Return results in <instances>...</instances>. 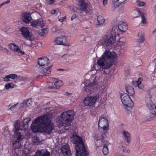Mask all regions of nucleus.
I'll use <instances>...</instances> for the list:
<instances>
[{"mask_svg": "<svg viewBox=\"0 0 156 156\" xmlns=\"http://www.w3.org/2000/svg\"><path fill=\"white\" fill-rule=\"evenodd\" d=\"M51 118L49 115H44L34 120L32 123L31 128L33 132H45L51 133L54 129V126L51 122Z\"/></svg>", "mask_w": 156, "mask_h": 156, "instance_id": "nucleus-1", "label": "nucleus"}, {"mask_svg": "<svg viewBox=\"0 0 156 156\" xmlns=\"http://www.w3.org/2000/svg\"><path fill=\"white\" fill-rule=\"evenodd\" d=\"M116 58L117 54L115 52L106 50L97 62L100 68L103 69H108L115 63Z\"/></svg>", "mask_w": 156, "mask_h": 156, "instance_id": "nucleus-2", "label": "nucleus"}, {"mask_svg": "<svg viewBox=\"0 0 156 156\" xmlns=\"http://www.w3.org/2000/svg\"><path fill=\"white\" fill-rule=\"evenodd\" d=\"M75 113L73 109L68 110L62 112L57 119V122L58 123L59 127L64 126V129L69 130L72 121L74 119Z\"/></svg>", "mask_w": 156, "mask_h": 156, "instance_id": "nucleus-3", "label": "nucleus"}, {"mask_svg": "<svg viewBox=\"0 0 156 156\" xmlns=\"http://www.w3.org/2000/svg\"><path fill=\"white\" fill-rule=\"evenodd\" d=\"M71 140L75 144L76 156H88L82 138L81 137L73 133Z\"/></svg>", "mask_w": 156, "mask_h": 156, "instance_id": "nucleus-4", "label": "nucleus"}, {"mask_svg": "<svg viewBox=\"0 0 156 156\" xmlns=\"http://www.w3.org/2000/svg\"><path fill=\"white\" fill-rule=\"evenodd\" d=\"M117 29L113 27L110 34L105 35L99 41L100 44L108 47L114 43L116 41V34Z\"/></svg>", "mask_w": 156, "mask_h": 156, "instance_id": "nucleus-5", "label": "nucleus"}, {"mask_svg": "<svg viewBox=\"0 0 156 156\" xmlns=\"http://www.w3.org/2000/svg\"><path fill=\"white\" fill-rule=\"evenodd\" d=\"M97 84V82L95 80V78H94L92 82H90V80H87L86 82L82 84L81 86H83V87L84 86L83 90H84L87 94H90L93 90L96 89Z\"/></svg>", "mask_w": 156, "mask_h": 156, "instance_id": "nucleus-6", "label": "nucleus"}, {"mask_svg": "<svg viewBox=\"0 0 156 156\" xmlns=\"http://www.w3.org/2000/svg\"><path fill=\"white\" fill-rule=\"evenodd\" d=\"M21 34L27 40L32 42L34 40V37L33 34L30 32L29 29L28 27H22L20 30Z\"/></svg>", "mask_w": 156, "mask_h": 156, "instance_id": "nucleus-7", "label": "nucleus"}, {"mask_svg": "<svg viewBox=\"0 0 156 156\" xmlns=\"http://www.w3.org/2000/svg\"><path fill=\"white\" fill-rule=\"evenodd\" d=\"M121 100L124 106L132 108L133 105V103L129 95L126 93L122 94L121 96Z\"/></svg>", "mask_w": 156, "mask_h": 156, "instance_id": "nucleus-8", "label": "nucleus"}, {"mask_svg": "<svg viewBox=\"0 0 156 156\" xmlns=\"http://www.w3.org/2000/svg\"><path fill=\"white\" fill-rule=\"evenodd\" d=\"M98 97V95L93 96H87L85 98L83 103L85 106H91L94 104Z\"/></svg>", "mask_w": 156, "mask_h": 156, "instance_id": "nucleus-9", "label": "nucleus"}, {"mask_svg": "<svg viewBox=\"0 0 156 156\" xmlns=\"http://www.w3.org/2000/svg\"><path fill=\"white\" fill-rule=\"evenodd\" d=\"M108 121L106 118L102 116L99 117L98 122V126L99 128L100 127L103 130H108Z\"/></svg>", "mask_w": 156, "mask_h": 156, "instance_id": "nucleus-10", "label": "nucleus"}, {"mask_svg": "<svg viewBox=\"0 0 156 156\" xmlns=\"http://www.w3.org/2000/svg\"><path fill=\"white\" fill-rule=\"evenodd\" d=\"M38 63L40 68L46 67L49 63V59L46 57H42L38 58Z\"/></svg>", "mask_w": 156, "mask_h": 156, "instance_id": "nucleus-11", "label": "nucleus"}, {"mask_svg": "<svg viewBox=\"0 0 156 156\" xmlns=\"http://www.w3.org/2000/svg\"><path fill=\"white\" fill-rule=\"evenodd\" d=\"M15 138H16V140L12 143V145L14 147L15 149H19L21 147V142L23 138H22V136H18L16 135H14Z\"/></svg>", "mask_w": 156, "mask_h": 156, "instance_id": "nucleus-12", "label": "nucleus"}, {"mask_svg": "<svg viewBox=\"0 0 156 156\" xmlns=\"http://www.w3.org/2000/svg\"><path fill=\"white\" fill-rule=\"evenodd\" d=\"M63 84V83L61 80L55 82L54 84L52 82H49L47 87L48 88L51 89H59Z\"/></svg>", "mask_w": 156, "mask_h": 156, "instance_id": "nucleus-13", "label": "nucleus"}, {"mask_svg": "<svg viewBox=\"0 0 156 156\" xmlns=\"http://www.w3.org/2000/svg\"><path fill=\"white\" fill-rule=\"evenodd\" d=\"M61 150L64 156H70L71 155L69 147L67 144L62 146L61 148Z\"/></svg>", "mask_w": 156, "mask_h": 156, "instance_id": "nucleus-14", "label": "nucleus"}, {"mask_svg": "<svg viewBox=\"0 0 156 156\" xmlns=\"http://www.w3.org/2000/svg\"><path fill=\"white\" fill-rule=\"evenodd\" d=\"M55 43L57 44L67 45V42L66 41V37L62 36L56 38Z\"/></svg>", "mask_w": 156, "mask_h": 156, "instance_id": "nucleus-15", "label": "nucleus"}, {"mask_svg": "<svg viewBox=\"0 0 156 156\" xmlns=\"http://www.w3.org/2000/svg\"><path fill=\"white\" fill-rule=\"evenodd\" d=\"M32 19L30 13L25 12L22 15V21L26 24L29 23Z\"/></svg>", "mask_w": 156, "mask_h": 156, "instance_id": "nucleus-16", "label": "nucleus"}, {"mask_svg": "<svg viewBox=\"0 0 156 156\" xmlns=\"http://www.w3.org/2000/svg\"><path fill=\"white\" fill-rule=\"evenodd\" d=\"M20 121L19 120H17L16 122H15L14 124V128L13 130L14 134V135H17L18 136L22 135L20 132H19V130L20 129V128H22L21 127L20 128Z\"/></svg>", "mask_w": 156, "mask_h": 156, "instance_id": "nucleus-17", "label": "nucleus"}, {"mask_svg": "<svg viewBox=\"0 0 156 156\" xmlns=\"http://www.w3.org/2000/svg\"><path fill=\"white\" fill-rule=\"evenodd\" d=\"M31 26L38 28L39 27L42 28L44 26L43 22L42 21L37 20L33 21L31 23Z\"/></svg>", "mask_w": 156, "mask_h": 156, "instance_id": "nucleus-18", "label": "nucleus"}, {"mask_svg": "<svg viewBox=\"0 0 156 156\" xmlns=\"http://www.w3.org/2000/svg\"><path fill=\"white\" fill-rule=\"evenodd\" d=\"M31 120L30 118H27L23 120V124L21 126L22 128H20V130H26L28 127V123Z\"/></svg>", "mask_w": 156, "mask_h": 156, "instance_id": "nucleus-19", "label": "nucleus"}, {"mask_svg": "<svg viewBox=\"0 0 156 156\" xmlns=\"http://www.w3.org/2000/svg\"><path fill=\"white\" fill-rule=\"evenodd\" d=\"M33 156H50V153L47 151H44L38 150L36 152L35 154Z\"/></svg>", "mask_w": 156, "mask_h": 156, "instance_id": "nucleus-20", "label": "nucleus"}, {"mask_svg": "<svg viewBox=\"0 0 156 156\" xmlns=\"http://www.w3.org/2000/svg\"><path fill=\"white\" fill-rule=\"evenodd\" d=\"M50 67L48 66L46 68H45V67H42L40 68V69H42L41 72L44 76H49L51 74V69Z\"/></svg>", "mask_w": 156, "mask_h": 156, "instance_id": "nucleus-21", "label": "nucleus"}, {"mask_svg": "<svg viewBox=\"0 0 156 156\" xmlns=\"http://www.w3.org/2000/svg\"><path fill=\"white\" fill-rule=\"evenodd\" d=\"M87 4L84 1H83L80 4V9L82 11L85 12L87 13L90 9L88 8Z\"/></svg>", "mask_w": 156, "mask_h": 156, "instance_id": "nucleus-22", "label": "nucleus"}, {"mask_svg": "<svg viewBox=\"0 0 156 156\" xmlns=\"http://www.w3.org/2000/svg\"><path fill=\"white\" fill-rule=\"evenodd\" d=\"M106 135L105 133H102L101 136V139H98L97 140V143H99V144H97L98 147L103 145V144L107 143V142L104 140V138L106 137Z\"/></svg>", "mask_w": 156, "mask_h": 156, "instance_id": "nucleus-23", "label": "nucleus"}, {"mask_svg": "<svg viewBox=\"0 0 156 156\" xmlns=\"http://www.w3.org/2000/svg\"><path fill=\"white\" fill-rule=\"evenodd\" d=\"M119 29L123 32H125L128 29V26L126 23L122 22L120 23H119L118 25Z\"/></svg>", "mask_w": 156, "mask_h": 156, "instance_id": "nucleus-24", "label": "nucleus"}, {"mask_svg": "<svg viewBox=\"0 0 156 156\" xmlns=\"http://www.w3.org/2000/svg\"><path fill=\"white\" fill-rule=\"evenodd\" d=\"M124 138L128 144H130L131 139L130 134L127 132L124 131L123 133Z\"/></svg>", "mask_w": 156, "mask_h": 156, "instance_id": "nucleus-25", "label": "nucleus"}, {"mask_svg": "<svg viewBox=\"0 0 156 156\" xmlns=\"http://www.w3.org/2000/svg\"><path fill=\"white\" fill-rule=\"evenodd\" d=\"M17 77L16 74H11L5 76L4 78V80L5 81H10V79H14Z\"/></svg>", "mask_w": 156, "mask_h": 156, "instance_id": "nucleus-26", "label": "nucleus"}, {"mask_svg": "<svg viewBox=\"0 0 156 156\" xmlns=\"http://www.w3.org/2000/svg\"><path fill=\"white\" fill-rule=\"evenodd\" d=\"M32 103L31 99H28L27 101H24L20 104V107L21 108H22L26 106H29L31 105Z\"/></svg>", "mask_w": 156, "mask_h": 156, "instance_id": "nucleus-27", "label": "nucleus"}, {"mask_svg": "<svg viewBox=\"0 0 156 156\" xmlns=\"http://www.w3.org/2000/svg\"><path fill=\"white\" fill-rule=\"evenodd\" d=\"M126 92L129 95H133L134 94L135 92L133 88L131 86H128L125 87Z\"/></svg>", "mask_w": 156, "mask_h": 156, "instance_id": "nucleus-28", "label": "nucleus"}, {"mask_svg": "<svg viewBox=\"0 0 156 156\" xmlns=\"http://www.w3.org/2000/svg\"><path fill=\"white\" fill-rule=\"evenodd\" d=\"M150 112L153 116L156 115V106L154 104L151 105L149 108Z\"/></svg>", "mask_w": 156, "mask_h": 156, "instance_id": "nucleus-29", "label": "nucleus"}, {"mask_svg": "<svg viewBox=\"0 0 156 156\" xmlns=\"http://www.w3.org/2000/svg\"><path fill=\"white\" fill-rule=\"evenodd\" d=\"M97 20L98 22L97 25H101L102 24H103L105 22V19H104L103 17L101 16H98Z\"/></svg>", "mask_w": 156, "mask_h": 156, "instance_id": "nucleus-30", "label": "nucleus"}, {"mask_svg": "<svg viewBox=\"0 0 156 156\" xmlns=\"http://www.w3.org/2000/svg\"><path fill=\"white\" fill-rule=\"evenodd\" d=\"M138 41L140 43L144 42L145 40L144 34L142 33L139 32L138 33Z\"/></svg>", "mask_w": 156, "mask_h": 156, "instance_id": "nucleus-31", "label": "nucleus"}, {"mask_svg": "<svg viewBox=\"0 0 156 156\" xmlns=\"http://www.w3.org/2000/svg\"><path fill=\"white\" fill-rule=\"evenodd\" d=\"M9 46L10 47L11 49L14 51L18 52L19 50H20V48L14 44H11L9 45Z\"/></svg>", "mask_w": 156, "mask_h": 156, "instance_id": "nucleus-32", "label": "nucleus"}, {"mask_svg": "<svg viewBox=\"0 0 156 156\" xmlns=\"http://www.w3.org/2000/svg\"><path fill=\"white\" fill-rule=\"evenodd\" d=\"M106 144L107 143L103 144V145H104V147L102 151L103 154L105 155L107 154L108 153V150Z\"/></svg>", "mask_w": 156, "mask_h": 156, "instance_id": "nucleus-33", "label": "nucleus"}, {"mask_svg": "<svg viewBox=\"0 0 156 156\" xmlns=\"http://www.w3.org/2000/svg\"><path fill=\"white\" fill-rule=\"evenodd\" d=\"M37 33L41 36H43L45 34L47 33V31L45 29H42L39 30L37 31Z\"/></svg>", "mask_w": 156, "mask_h": 156, "instance_id": "nucleus-34", "label": "nucleus"}, {"mask_svg": "<svg viewBox=\"0 0 156 156\" xmlns=\"http://www.w3.org/2000/svg\"><path fill=\"white\" fill-rule=\"evenodd\" d=\"M140 11H139V13H140L141 16V23H142L146 24L147 23L145 17L144 15L142 13L140 12Z\"/></svg>", "mask_w": 156, "mask_h": 156, "instance_id": "nucleus-35", "label": "nucleus"}, {"mask_svg": "<svg viewBox=\"0 0 156 156\" xmlns=\"http://www.w3.org/2000/svg\"><path fill=\"white\" fill-rule=\"evenodd\" d=\"M39 140H40L38 137L35 136L32 138V141L35 144H38L40 143Z\"/></svg>", "mask_w": 156, "mask_h": 156, "instance_id": "nucleus-36", "label": "nucleus"}, {"mask_svg": "<svg viewBox=\"0 0 156 156\" xmlns=\"http://www.w3.org/2000/svg\"><path fill=\"white\" fill-rule=\"evenodd\" d=\"M14 86V84L12 83H6L5 86V87L6 89H9L10 88H13Z\"/></svg>", "mask_w": 156, "mask_h": 156, "instance_id": "nucleus-37", "label": "nucleus"}, {"mask_svg": "<svg viewBox=\"0 0 156 156\" xmlns=\"http://www.w3.org/2000/svg\"><path fill=\"white\" fill-rule=\"evenodd\" d=\"M113 6L111 8V10L114 11L115 10L116 8H118L119 6V4L117 2H113Z\"/></svg>", "mask_w": 156, "mask_h": 156, "instance_id": "nucleus-38", "label": "nucleus"}, {"mask_svg": "<svg viewBox=\"0 0 156 156\" xmlns=\"http://www.w3.org/2000/svg\"><path fill=\"white\" fill-rule=\"evenodd\" d=\"M113 2H117L119 4H121L124 2L126 0H112Z\"/></svg>", "mask_w": 156, "mask_h": 156, "instance_id": "nucleus-39", "label": "nucleus"}, {"mask_svg": "<svg viewBox=\"0 0 156 156\" xmlns=\"http://www.w3.org/2000/svg\"><path fill=\"white\" fill-rule=\"evenodd\" d=\"M139 83V82H138V81H132V85L135 87H137L138 85V84Z\"/></svg>", "mask_w": 156, "mask_h": 156, "instance_id": "nucleus-40", "label": "nucleus"}, {"mask_svg": "<svg viewBox=\"0 0 156 156\" xmlns=\"http://www.w3.org/2000/svg\"><path fill=\"white\" fill-rule=\"evenodd\" d=\"M145 2H137V5L139 6H142L144 5H145Z\"/></svg>", "mask_w": 156, "mask_h": 156, "instance_id": "nucleus-41", "label": "nucleus"}, {"mask_svg": "<svg viewBox=\"0 0 156 156\" xmlns=\"http://www.w3.org/2000/svg\"><path fill=\"white\" fill-rule=\"evenodd\" d=\"M138 87L140 89H143L144 88V85L141 83V82H139V83L138 84Z\"/></svg>", "mask_w": 156, "mask_h": 156, "instance_id": "nucleus-42", "label": "nucleus"}, {"mask_svg": "<svg viewBox=\"0 0 156 156\" xmlns=\"http://www.w3.org/2000/svg\"><path fill=\"white\" fill-rule=\"evenodd\" d=\"M125 38L123 37L120 38L119 40V41L120 42H125Z\"/></svg>", "mask_w": 156, "mask_h": 156, "instance_id": "nucleus-43", "label": "nucleus"}, {"mask_svg": "<svg viewBox=\"0 0 156 156\" xmlns=\"http://www.w3.org/2000/svg\"><path fill=\"white\" fill-rule=\"evenodd\" d=\"M10 2V0H7L6 1L3 2L1 3V5L2 6L5 4L9 3Z\"/></svg>", "mask_w": 156, "mask_h": 156, "instance_id": "nucleus-44", "label": "nucleus"}, {"mask_svg": "<svg viewBox=\"0 0 156 156\" xmlns=\"http://www.w3.org/2000/svg\"><path fill=\"white\" fill-rule=\"evenodd\" d=\"M10 2V0H7L6 1L3 2L1 3V5L2 6L5 4L9 3Z\"/></svg>", "mask_w": 156, "mask_h": 156, "instance_id": "nucleus-45", "label": "nucleus"}, {"mask_svg": "<svg viewBox=\"0 0 156 156\" xmlns=\"http://www.w3.org/2000/svg\"><path fill=\"white\" fill-rule=\"evenodd\" d=\"M2 51H3L4 53H5L7 54L8 52V51L7 50V49L4 48H3V49Z\"/></svg>", "mask_w": 156, "mask_h": 156, "instance_id": "nucleus-46", "label": "nucleus"}, {"mask_svg": "<svg viewBox=\"0 0 156 156\" xmlns=\"http://www.w3.org/2000/svg\"><path fill=\"white\" fill-rule=\"evenodd\" d=\"M47 3L49 4H52L54 2V0H46Z\"/></svg>", "mask_w": 156, "mask_h": 156, "instance_id": "nucleus-47", "label": "nucleus"}, {"mask_svg": "<svg viewBox=\"0 0 156 156\" xmlns=\"http://www.w3.org/2000/svg\"><path fill=\"white\" fill-rule=\"evenodd\" d=\"M17 104V103L16 104H14L12 106H11L9 108V109L10 110H12V109L15 108L16 106V105Z\"/></svg>", "mask_w": 156, "mask_h": 156, "instance_id": "nucleus-48", "label": "nucleus"}, {"mask_svg": "<svg viewBox=\"0 0 156 156\" xmlns=\"http://www.w3.org/2000/svg\"><path fill=\"white\" fill-rule=\"evenodd\" d=\"M18 52L20 53L21 55H23L25 54L24 52L22 51L20 49V50H19Z\"/></svg>", "mask_w": 156, "mask_h": 156, "instance_id": "nucleus-49", "label": "nucleus"}, {"mask_svg": "<svg viewBox=\"0 0 156 156\" xmlns=\"http://www.w3.org/2000/svg\"><path fill=\"white\" fill-rule=\"evenodd\" d=\"M76 14H73L71 17V20L72 21L74 18H76Z\"/></svg>", "mask_w": 156, "mask_h": 156, "instance_id": "nucleus-50", "label": "nucleus"}, {"mask_svg": "<svg viewBox=\"0 0 156 156\" xmlns=\"http://www.w3.org/2000/svg\"><path fill=\"white\" fill-rule=\"evenodd\" d=\"M56 12V10H52L51 11V14H53Z\"/></svg>", "mask_w": 156, "mask_h": 156, "instance_id": "nucleus-51", "label": "nucleus"}, {"mask_svg": "<svg viewBox=\"0 0 156 156\" xmlns=\"http://www.w3.org/2000/svg\"><path fill=\"white\" fill-rule=\"evenodd\" d=\"M64 18L62 17L61 19H59L58 20L59 21H60L61 22H62L64 21Z\"/></svg>", "mask_w": 156, "mask_h": 156, "instance_id": "nucleus-52", "label": "nucleus"}, {"mask_svg": "<svg viewBox=\"0 0 156 156\" xmlns=\"http://www.w3.org/2000/svg\"><path fill=\"white\" fill-rule=\"evenodd\" d=\"M107 0H103V3L104 5H106L107 3Z\"/></svg>", "mask_w": 156, "mask_h": 156, "instance_id": "nucleus-53", "label": "nucleus"}, {"mask_svg": "<svg viewBox=\"0 0 156 156\" xmlns=\"http://www.w3.org/2000/svg\"><path fill=\"white\" fill-rule=\"evenodd\" d=\"M152 137L154 138H156V133H154L152 135Z\"/></svg>", "mask_w": 156, "mask_h": 156, "instance_id": "nucleus-54", "label": "nucleus"}, {"mask_svg": "<svg viewBox=\"0 0 156 156\" xmlns=\"http://www.w3.org/2000/svg\"><path fill=\"white\" fill-rule=\"evenodd\" d=\"M124 42H120L119 41H118V44L119 45H122Z\"/></svg>", "mask_w": 156, "mask_h": 156, "instance_id": "nucleus-55", "label": "nucleus"}, {"mask_svg": "<svg viewBox=\"0 0 156 156\" xmlns=\"http://www.w3.org/2000/svg\"><path fill=\"white\" fill-rule=\"evenodd\" d=\"M142 80V78H139L138 79L137 81H138V82H141V81Z\"/></svg>", "mask_w": 156, "mask_h": 156, "instance_id": "nucleus-56", "label": "nucleus"}, {"mask_svg": "<svg viewBox=\"0 0 156 156\" xmlns=\"http://www.w3.org/2000/svg\"><path fill=\"white\" fill-rule=\"evenodd\" d=\"M39 77H42V76H41V75H38V76H37V79H38Z\"/></svg>", "mask_w": 156, "mask_h": 156, "instance_id": "nucleus-57", "label": "nucleus"}, {"mask_svg": "<svg viewBox=\"0 0 156 156\" xmlns=\"http://www.w3.org/2000/svg\"><path fill=\"white\" fill-rule=\"evenodd\" d=\"M156 32V28L153 31L152 34H154V33Z\"/></svg>", "mask_w": 156, "mask_h": 156, "instance_id": "nucleus-58", "label": "nucleus"}, {"mask_svg": "<svg viewBox=\"0 0 156 156\" xmlns=\"http://www.w3.org/2000/svg\"><path fill=\"white\" fill-rule=\"evenodd\" d=\"M64 70V69H58L57 70V71H58V70Z\"/></svg>", "mask_w": 156, "mask_h": 156, "instance_id": "nucleus-59", "label": "nucleus"}, {"mask_svg": "<svg viewBox=\"0 0 156 156\" xmlns=\"http://www.w3.org/2000/svg\"><path fill=\"white\" fill-rule=\"evenodd\" d=\"M126 152L128 153L130 151L129 149H128L126 150Z\"/></svg>", "mask_w": 156, "mask_h": 156, "instance_id": "nucleus-60", "label": "nucleus"}, {"mask_svg": "<svg viewBox=\"0 0 156 156\" xmlns=\"http://www.w3.org/2000/svg\"><path fill=\"white\" fill-rule=\"evenodd\" d=\"M3 47H2V46H0V50H1V51H2V49H3Z\"/></svg>", "mask_w": 156, "mask_h": 156, "instance_id": "nucleus-61", "label": "nucleus"}, {"mask_svg": "<svg viewBox=\"0 0 156 156\" xmlns=\"http://www.w3.org/2000/svg\"><path fill=\"white\" fill-rule=\"evenodd\" d=\"M2 6V5H1V4L0 5V8Z\"/></svg>", "mask_w": 156, "mask_h": 156, "instance_id": "nucleus-62", "label": "nucleus"}, {"mask_svg": "<svg viewBox=\"0 0 156 156\" xmlns=\"http://www.w3.org/2000/svg\"><path fill=\"white\" fill-rule=\"evenodd\" d=\"M24 156H28L26 154H25Z\"/></svg>", "mask_w": 156, "mask_h": 156, "instance_id": "nucleus-63", "label": "nucleus"}, {"mask_svg": "<svg viewBox=\"0 0 156 156\" xmlns=\"http://www.w3.org/2000/svg\"><path fill=\"white\" fill-rule=\"evenodd\" d=\"M103 72H104L105 73V70H103Z\"/></svg>", "mask_w": 156, "mask_h": 156, "instance_id": "nucleus-64", "label": "nucleus"}]
</instances>
